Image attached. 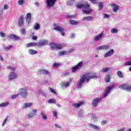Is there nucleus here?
Masks as SVG:
<instances>
[{
    "mask_svg": "<svg viewBox=\"0 0 131 131\" xmlns=\"http://www.w3.org/2000/svg\"><path fill=\"white\" fill-rule=\"evenodd\" d=\"M97 77L98 76L97 73L95 72L87 73L80 77L79 82L77 83V86L79 89H80L84 81H89L91 78H97Z\"/></svg>",
    "mask_w": 131,
    "mask_h": 131,
    "instance_id": "f257e3e1",
    "label": "nucleus"
},
{
    "mask_svg": "<svg viewBox=\"0 0 131 131\" xmlns=\"http://www.w3.org/2000/svg\"><path fill=\"white\" fill-rule=\"evenodd\" d=\"M77 9H82V11L85 14H90L92 12V9L90 8V5L86 2L83 3H77L76 5Z\"/></svg>",
    "mask_w": 131,
    "mask_h": 131,
    "instance_id": "f03ea898",
    "label": "nucleus"
},
{
    "mask_svg": "<svg viewBox=\"0 0 131 131\" xmlns=\"http://www.w3.org/2000/svg\"><path fill=\"white\" fill-rule=\"evenodd\" d=\"M7 69L11 70L8 75L9 80H14V79H16L17 77V74H16V72H15V71H16V68L8 66L7 67Z\"/></svg>",
    "mask_w": 131,
    "mask_h": 131,
    "instance_id": "7ed1b4c3",
    "label": "nucleus"
},
{
    "mask_svg": "<svg viewBox=\"0 0 131 131\" xmlns=\"http://www.w3.org/2000/svg\"><path fill=\"white\" fill-rule=\"evenodd\" d=\"M53 30H55V31H58L59 32H60L62 36H64V35H65V30L63 28L55 24H53Z\"/></svg>",
    "mask_w": 131,
    "mask_h": 131,
    "instance_id": "20e7f679",
    "label": "nucleus"
},
{
    "mask_svg": "<svg viewBox=\"0 0 131 131\" xmlns=\"http://www.w3.org/2000/svg\"><path fill=\"white\" fill-rule=\"evenodd\" d=\"M50 47L52 51H56V50H61L62 46L61 44H58L57 43L52 42L50 44Z\"/></svg>",
    "mask_w": 131,
    "mask_h": 131,
    "instance_id": "39448f33",
    "label": "nucleus"
},
{
    "mask_svg": "<svg viewBox=\"0 0 131 131\" xmlns=\"http://www.w3.org/2000/svg\"><path fill=\"white\" fill-rule=\"evenodd\" d=\"M18 95H20L21 98H26L27 97V89L26 88H20L18 90Z\"/></svg>",
    "mask_w": 131,
    "mask_h": 131,
    "instance_id": "423d86ee",
    "label": "nucleus"
},
{
    "mask_svg": "<svg viewBox=\"0 0 131 131\" xmlns=\"http://www.w3.org/2000/svg\"><path fill=\"white\" fill-rule=\"evenodd\" d=\"M56 1L57 0H46V6L48 9H51V8H53V7L55 6V4H56Z\"/></svg>",
    "mask_w": 131,
    "mask_h": 131,
    "instance_id": "0eeeda50",
    "label": "nucleus"
},
{
    "mask_svg": "<svg viewBox=\"0 0 131 131\" xmlns=\"http://www.w3.org/2000/svg\"><path fill=\"white\" fill-rule=\"evenodd\" d=\"M119 89H121V90H124V91H127V92L131 91V86H128L127 84H122L118 86Z\"/></svg>",
    "mask_w": 131,
    "mask_h": 131,
    "instance_id": "6e6552de",
    "label": "nucleus"
},
{
    "mask_svg": "<svg viewBox=\"0 0 131 131\" xmlns=\"http://www.w3.org/2000/svg\"><path fill=\"white\" fill-rule=\"evenodd\" d=\"M114 88V84H113L112 85L108 86L106 88L104 91V97H107L108 94L111 92V90Z\"/></svg>",
    "mask_w": 131,
    "mask_h": 131,
    "instance_id": "1a4fd4ad",
    "label": "nucleus"
},
{
    "mask_svg": "<svg viewBox=\"0 0 131 131\" xmlns=\"http://www.w3.org/2000/svg\"><path fill=\"white\" fill-rule=\"evenodd\" d=\"M82 64H83V62L80 61L78 63V64L76 67H74V68H73L72 69L73 72H75L76 70H78L79 69H80L82 67Z\"/></svg>",
    "mask_w": 131,
    "mask_h": 131,
    "instance_id": "9d476101",
    "label": "nucleus"
},
{
    "mask_svg": "<svg viewBox=\"0 0 131 131\" xmlns=\"http://www.w3.org/2000/svg\"><path fill=\"white\" fill-rule=\"evenodd\" d=\"M110 6L112 7V10L114 13H117V11L119 10V6L114 4H111Z\"/></svg>",
    "mask_w": 131,
    "mask_h": 131,
    "instance_id": "9b49d317",
    "label": "nucleus"
},
{
    "mask_svg": "<svg viewBox=\"0 0 131 131\" xmlns=\"http://www.w3.org/2000/svg\"><path fill=\"white\" fill-rule=\"evenodd\" d=\"M103 35H104V32H102L100 34L95 36L94 38L95 41H99V40H101V39L103 38Z\"/></svg>",
    "mask_w": 131,
    "mask_h": 131,
    "instance_id": "f8f14e48",
    "label": "nucleus"
},
{
    "mask_svg": "<svg viewBox=\"0 0 131 131\" xmlns=\"http://www.w3.org/2000/svg\"><path fill=\"white\" fill-rule=\"evenodd\" d=\"M26 23L27 25H29L31 21V13H27L26 16Z\"/></svg>",
    "mask_w": 131,
    "mask_h": 131,
    "instance_id": "ddd939ff",
    "label": "nucleus"
},
{
    "mask_svg": "<svg viewBox=\"0 0 131 131\" xmlns=\"http://www.w3.org/2000/svg\"><path fill=\"white\" fill-rule=\"evenodd\" d=\"M38 73L39 74H43L44 75H49V74H50V72L46 70L39 69L38 70Z\"/></svg>",
    "mask_w": 131,
    "mask_h": 131,
    "instance_id": "4468645a",
    "label": "nucleus"
},
{
    "mask_svg": "<svg viewBox=\"0 0 131 131\" xmlns=\"http://www.w3.org/2000/svg\"><path fill=\"white\" fill-rule=\"evenodd\" d=\"M114 53V50L113 49H111L110 51L106 52V53L104 55V58H108L110 57V56H112Z\"/></svg>",
    "mask_w": 131,
    "mask_h": 131,
    "instance_id": "2eb2a0df",
    "label": "nucleus"
},
{
    "mask_svg": "<svg viewBox=\"0 0 131 131\" xmlns=\"http://www.w3.org/2000/svg\"><path fill=\"white\" fill-rule=\"evenodd\" d=\"M36 112H37V110H32V112L28 115V118H32V117H34V116L36 115Z\"/></svg>",
    "mask_w": 131,
    "mask_h": 131,
    "instance_id": "dca6fc26",
    "label": "nucleus"
},
{
    "mask_svg": "<svg viewBox=\"0 0 131 131\" xmlns=\"http://www.w3.org/2000/svg\"><path fill=\"white\" fill-rule=\"evenodd\" d=\"M18 24H19V27H22V26H23V24H24V17H23V16H20L18 21Z\"/></svg>",
    "mask_w": 131,
    "mask_h": 131,
    "instance_id": "f3484780",
    "label": "nucleus"
},
{
    "mask_svg": "<svg viewBox=\"0 0 131 131\" xmlns=\"http://www.w3.org/2000/svg\"><path fill=\"white\" fill-rule=\"evenodd\" d=\"M48 42H49L48 40H43L41 41L40 42L38 43L37 46L38 47H43V46L48 45Z\"/></svg>",
    "mask_w": 131,
    "mask_h": 131,
    "instance_id": "a211bd4d",
    "label": "nucleus"
},
{
    "mask_svg": "<svg viewBox=\"0 0 131 131\" xmlns=\"http://www.w3.org/2000/svg\"><path fill=\"white\" fill-rule=\"evenodd\" d=\"M83 104H84V101H80L77 103H73L72 104V106H73V107H75V108H78L80 107V106H82V105H83Z\"/></svg>",
    "mask_w": 131,
    "mask_h": 131,
    "instance_id": "6ab92c4d",
    "label": "nucleus"
},
{
    "mask_svg": "<svg viewBox=\"0 0 131 131\" xmlns=\"http://www.w3.org/2000/svg\"><path fill=\"white\" fill-rule=\"evenodd\" d=\"M89 127H90V128H93V129H95L96 130H97L98 129H100V127L98 126L95 125L93 124H89Z\"/></svg>",
    "mask_w": 131,
    "mask_h": 131,
    "instance_id": "aec40b11",
    "label": "nucleus"
},
{
    "mask_svg": "<svg viewBox=\"0 0 131 131\" xmlns=\"http://www.w3.org/2000/svg\"><path fill=\"white\" fill-rule=\"evenodd\" d=\"M40 114L43 120H47L48 119V117L46 115V113L45 112L41 111Z\"/></svg>",
    "mask_w": 131,
    "mask_h": 131,
    "instance_id": "412c9836",
    "label": "nucleus"
},
{
    "mask_svg": "<svg viewBox=\"0 0 131 131\" xmlns=\"http://www.w3.org/2000/svg\"><path fill=\"white\" fill-rule=\"evenodd\" d=\"M28 53L29 54H30V55H36V54H37V51L33 50V49H29L28 50Z\"/></svg>",
    "mask_w": 131,
    "mask_h": 131,
    "instance_id": "4be33fe9",
    "label": "nucleus"
},
{
    "mask_svg": "<svg viewBox=\"0 0 131 131\" xmlns=\"http://www.w3.org/2000/svg\"><path fill=\"white\" fill-rule=\"evenodd\" d=\"M99 102H100V99L98 98L94 99L92 102L93 106H94V107H96V106H97Z\"/></svg>",
    "mask_w": 131,
    "mask_h": 131,
    "instance_id": "5701e85b",
    "label": "nucleus"
},
{
    "mask_svg": "<svg viewBox=\"0 0 131 131\" xmlns=\"http://www.w3.org/2000/svg\"><path fill=\"white\" fill-rule=\"evenodd\" d=\"M9 105H10V102H9L2 103L0 104V108H2V107L4 108L5 107H7V106H9Z\"/></svg>",
    "mask_w": 131,
    "mask_h": 131,
    "instance_id": "b1692460",
    "label": "nucleus"
},
{
    "mask_svg": "<svg viewBox=\"0 0 131 131\" xmlns=\"http://www.w3.org/2000/svg\"><path fill=\"white\" fill-rule=\"evenodd\" d=\"M35 46H37V43L34 42H31L27 44L26 47L29 48V47H35Z\"/></svg>",
    "mask_w": 131,
    "mask_h": 131,
    "instance_id": "393cba45",
    "label": "nucleus"
},
{
    "mask_svg": "<svg viewBox=\"0 0 131 131\" xmlns=\"http://www.w3.org/2000/svg\"><path fill=\"white\" fill-rule=\"evenodd\" d=\"M33 103H25L24 105V108H29V107H32Z\"/></svg>",
    "mask_w": 131,
    "mask_h": 131,
    "instance_id": "a878e982",
    "label": "nucleus"
},
{
    "mask_svg": "<svg viewBox=\"0 0 131 131\" xmlns=\"http://www.w3.org/2000/svg\"><path fill=\"white\" fill-rule=\"evenodd\" d=\"M40 28V26L38 24V23H35V24L33 26V28L35 30H38Z\"/></svg>",
    "mask_w": 131,
    "mask_h": 131,
    "instance_id": "bb28decb",
    "label": "nucleus"
},
{
    "mask_svg": "<svg viewBox=\"0 0 131 131\" xmlns=\"http://www.w3.org/2000/svg\"><path fill=\"white\" fill-rule=\"evenodd\" d=\"M92 19H93V16H88L83 17L82 18V20H85V21H90V20H92Z\"/></svg>",
    "mask_w": 131,
    "mask_h": 131,
    "instance_id": "cd10ccee",
    "label": "nucleus"
},
{
    "mask_svg": "<svg viewBox=\"0 0 131 131\" xmlns=\"http://www.w3.org/2000/svg\"><path fill=\"white\" fill-rule=\"evenodd\" d=\"M57 102V100L55 99H50L49 101H48V103L49 104H56V102Z\"/></svg>",
    "mask_w": 131,
    "mask_h": 131,
    "instance_id": "c85d7f7f",
    "label": "nucleus"
},
{
    "mask_svg": "<svg viewBox=\"0 0 131 131\" xmlns=\"http://www.w3.org/2000/svg\"><path fill=\"white\" fill-rule=\"evenodd\" d=\"M17 4L19 6H23L25 4V0H18Z\"/></svg>",
    "mask_w": 131,
    "mask_h": 131,
    "instance_id": "c756f323",
    "label": "nucleus"
},
{
    "mask_svg": "<svg viewBox=\"0 0 131 131\" xmlns=\"http://www.w3.org/2000/svg\"><path fill=\"white\" fill-rule=\"evenodd\" d=\"M109 70H110V69L109 68H105L102 69L101 70V71L103 73H105L106 72H108V71H109Z\"/></svg>",
    "mask_w": 131,
    "mask_h": 131,
    "instance_id": "7c9ffc66",
    "label": "nucleus"
},
{
    "mask_svg": "<svg viewBox=\"0 0 131 131\" xmlns=\"http://www.w3.org/2000/svg\"><path fill=\"white\" fill-rule=\"evenodd\" d=\"M117 74L120 78H122V77H123V74H122V72H121V71H118L117 72Z\"/></svg>",
    "mask_w": 131,
    "mask_h": 131,
    "instance_id": "2f4dec72",
    "label": "nucleus"
},
{
    "mask_svg": "<svg viewBox=\"0 0 131 131\" xmlns=\"http://www.w3.org/2000/svg\"><path fill=\"white\" fill-rule=\"evenodd\" d=\"M103 50H109L110 49V45H102Z\"/></svg>",
    "mask_w": 131,
    "mask_h": 131,
    "instance_id": "473e14b6",
    "label": "nucleus"
},
{
    "mask_svg": "<svg viewBox=\"0 0 131 131\" xmlns=\"http://www.w3.org/2000/svg\"><path fill=\"white\" fill-rule=\"evenodd\" d=\"M12 48H13V46H9L4 47V50H5V51H10V50H11V49H12Z\"/></svg>",
    "mask_w": 131,
    "mask_h": 131,
    "instance_id": "72a5a7b5",
    "label": "nucleus"
},
{
    "mask_svg": "<svg viewBox=\"0 0 131 131\" xmlns=\"http://www.w3.org/2000/svg\"><path fill=\"white\" fill-rule=\"evenodd\" d=\"M60 65H61V63H60L59 62H55L53 65V67H54V68L59 67V66H60Z\"/></svg>",
    "mask_w": 131,
    "mask_h": 131,
    "instance_id": "f704fd0d",
    "label": "nucleus"
},
{
    "mask_svg": "<svg viewBox=\"0 0 131 131\" xmlns=\"http://www.w3.org/2000/svg\"><path fill=\"white\" fill-rule=\"evenodd\" d=\"M70 23L72 24V25H76L78 24V23L74 20H71Z\"/></svg>",
    "mask_w": 131,
    "mask_h": 131,
    "instance_id": "c9c22d12",
    "label": "nucleus"
},
{
    "mask_svg": "<svg viewBox=\"0 0 131 131\" xmlns=\"http://www.w3.org/2000/svg\"><path fill=\"white\" fill-rule=\"evenodd\" d=\"M111 33H117V32H118V30L116 29H112L111 30Z\"/></svg>",
    "mask_w": 131,
    "mask_h": 131,
    "instance_id": "e433bc0d",
    "label": "nucleus"
},
{
    "mask_svg": "<svg viewBox=\"0 0 131 131\" xmlns=\"http://www.w3.org/2000/svg\"><path fill=\"white\" fill-rule=\"evenodd\" d=\"M105 82H109V81H110V75H108L106 76L105 78Z\"/></svg>",
    "mask_w": 131,
    "mask_h": 131,
    "instance_id": "4c0bfd02",
    "label": "nucleus"
},
{
    "mask_svg": "<svg viewBox=\"0 0 131 131\" xmlns=\"http://www.w3.org/2000/svg\"><path fill=\"white\" fill-rule=\"evenodd\" d=\"M78 114L80 117H83V115H84L82 111H80V112H79Z\"/></svg>",
    "mask_w": 131,
    "mask_h": 131,
    "instance_id": "58836bf2",
    "label": "nucleus"
},
{
    "mask_svg": "<svg viewBox=\"0 0 131 131\" xmlns=\"http://www.w3.org/2000/svg\"><path fill=\"white\" fill-rule=\"evenodd\" d=\"M71 83V79H69L68 82H67L66 83V87L67 88L69 86Z\"/></svg>",
    "mask_w": 131,
    "mask_h": 131,
    "instance_id": "ea45409f",
    "label": "nucleus"
},
{
    "mask_svg": "<svg viewBox=\"0 0 131 131\" xmlns=\"http://www.w3.org/2000/svg\"><path fill=\"white\" fill-rule=\"evenodd\" d=\"M7 121H8V117H6L4 120L3 124H2V126H4L6 123H7Z\"/></svg>",
    "mask_w": 131,
    "mask_h": 131,
    "instance_id": "a19ab883",
    "label": "nucleus"
},
{
    "mask_svg": "<svg viewBox=\"0 0 131 131\" xmlns=\"http://www.w3.org/2000/svg\"><path fill=\"white\" fill-rule=\"evenodd\" d=\"M96 50H97V51L104 50L103 45L101 46H99L98 47L96 48Z\"/></svg>",
    "mask_w": 131,
    "mask_h": 131,
    "instance_id": "79ce46f5",
    "label": "nucleus"
},
{
    "mask_svg": "<svg viewBox=\"0 0 131 131\" xmlns=\"http://www.w3.org/2000/svg\"><path fill=\"white\" fill-rule=\"evenodd\" d=\"M125 66H131V61H126L124 63Z\"/></svg>",
    "mask_w": 131,
    "mask_h": 131,
    "instance_id": "37998d69",
    "label": "nucleus"
},
{
    "mask_svg": "<svg viewBox=\"0 0 131 131\" xmlns=\"http://www.w3.org/2000/svg\"><path fill=\"white\" fill-rule=\"evenodd\" d=\"M99 10H102L103 9V3L102 2L99 3Z\"/></svg>",
    "mask_w": 131,
    "mask_h": 131,
    "instance_id": "c03bdc74",
    "label": "nucleus"
},
{
    "mask_svg": "<svg viewBox=\"0 0 131 131\" xmlns=\"http://www.w3.org/2000/svg\"><path fill=\"white\" fill-rule=\"evenodd\" d=\"M50 92H51V93H52V94H54V95H57V93H56L55 90H54V89H53L52 88L50 89Z\"/></svg>",
    "mask_w": 131,
    "mask_h": 131,
    "instance_id": "a18cd8bd",
    "label": "nucleus"
},
{
    "mask_svg": "<svg viewBox=\"0 0 131 131\" xmlns=\"http://www.w3.org/2000/svg\"><path fill=\"white\" fill-rule=\"evenodd\" d=\"M65 88H66V83L62 82L61 83V89L62 90H64V89H65Z\"/></svg>",
    "mask_w": 131,
    "mask_h": 131,
    "instance_id": "49530a36",
    "label": "nucleus"
},
{
    "mask_svg": "<svg viewBox=\"0 0 131 131\" xmlns=\"http://www.w3.org/2000/svg\"><path fill=\"white\" fill-rule=\"evenodd\" d=\"M13 39H14V40H19V39H20V37L14 35Z\"/></svg>",
    "mask_w": 131,
    "mask_h": 131,
    "instance_id": "de8ad7c7",
    "label": "nucleus"
},
{
    "mask_svg": "<svg viewBox=\"0 0 131 131\" xmlns=\"http://www.w3.org/2000/svg\"><path fill=\"white\" fill-rule=\"evenodd\" d=\"M8 37L9 38H11V39H14V37H15V35H12V34L8 35Z\"/></svg>",
    "mask_w": 131,
    "mask_h": 131,
    "instance_id": "09e8293b",
    "label": "nucleus"
},
{
    "mask_svg": "<svg viewBox=\"0 0 131 131\" xmlns=\"http://www.w3.org/2000/svg\"><path fill=\"white\" fill-rule=\"evenodd\" d=\"M18 96H19L18 93L17 94L12 95L11 98H12V99H16L17 98V97H18Z\"/></svg>",
    "mask_w": 131,
    "mask_h": 131,
    "instance_id": "8fccbe9b",
    "label": "nucleus"
},
{
    "mask_svg": "<svg viewBox=\"0 0 131 131\" xmlns=\"http://www.w3.org/2000/svg\"><path fill=\"white\" fill-rule=\"evenodd\" d=\"M0 36L1 37H5L6 36V34L3 32H0Z\"/></svg>",
    "mask_w": 131,
    "mask_h": 131,
    "instance_id": "3c124183",
    "label": "nucleus"
},
{
    "mask_svg": "<svg viewBox=\"0 0 131 131\" xmlns=\"http://www.w3.org/2000/svg\"><path fill=\"white\" fill-rule=\"evenodd\" d=\"M64 55H65V52L61 51L59 53L58 56H64Z\"/></svg>",
    "mask_w": 131,
    "mask_h": 131,
    "instance_id": "603ef678",
    "label": "nucleus"
},
{
    "mask_svg": "<svg viewBox=\"0 0 131 131\" xmlns=\"http://www.w3.org/2000/svg\"><path fill=\"white\" fill-rule=\"evenodd\" d=\"M91 117L93 118L94 120H96V119H97V117H96L94 114H91Z\"/></svg>",
    "mask_w": 131,
    "mask_h": 131,
    "instance_id": "864d4df0",
    "label": "nucleus"
},
{
    "mask_svg": "<svg viewBox=\"0 0 131 131\" xmlns=\"http://www.w3.org/2000/svg\"><path fill=\"white\" fill-rule=\"evenodd\" d=\"M71 52H73V48H71L69 51H67V54H69V53H71Z\"/></svg>",
    "mask_w": 131,
    "mask_h": 131,
    "instance_id": "5fc2aeb1",
    "label": "nucleus"
},
{
    "mask_svg": "<svg viewBox=\"0 0 131 131\" xmlns=\"http://www.w3.org/2000/svg\"><path fill=\"white\" fill-rule=\"evenodd\" d=\"M25 32H26V30L25 29H21V34H25Z\"/></svg>",
    "mask_w": 131,
    "mask_h": 131,
    "instance_id": "6e6d98bb",
    "label": "nucleus"
},
{
    "mask_svg": "<svg viewBox=\"0 0 131 131\" xmlns=\"http://www.w3.org/2000/svg\"><path fill=\"white\" fill-rule=\"evenodd\" d=\"M57 112H56V111H54L53 112V116L54 117H57Z\"/></svg>",
    "mask_w": 131,
    "mask_h": 131,
    "instance_id": "4d7b16f0",
    "label": "nucleus"
},
{
    "mask_svg": "<svg viewBox=\"0 0 131 131\" xmlns=\"http://www.w3.org/2000/svg\"><path fill=\"white\" fill-rule=\"evenodd\" d=\"M92 4H97V0H90Z\"/></svg>",
    "mask_w": 131,
    "mask_h": 131,
    "instance_id": "13d9d810",
    "label": "nucleus"
},
{
    "mask_svg": "<svg viewBox=\"0 0 131 131\" xmlns=\"http://www.w3.org/2000/svg\"><path fill=\"white\" fill-rule=\"evenodd\" d=\"M110 17V15L108 14H104L103 18H109Z\"/></svg>",
    "mask_w": 131,
    "mask_h": 131,
    "instance_id": "bf43d9fd",
    "label": "nucleus"
},
{
    "mask_svg": "<svg viewBox=\"0 0 131 131\" xmlns=\"http://www.w3.org/2000/svg\"><path fill=\"white\" fill-rule=\"evenodd\" d=\"M4 10H8V5H4Z\"/></svg>",
    "mask_w": 131,
    "mask_h": 131,
    "instance_id": "052dcab7",
    "label": "nucleus"
},
{
    "mask_svg": "<svg viewBox=\"0 0 131 131\" xmlns=\"http://www.w3.org/2000/svg\"><path fill=\"white\" fill-rule=\"evenodd\" d=\"M44 84H45V85H47V84H48L49 83V81L45 80L43 82Z\"/></svg>",
    "mask_w": 131,
    "mask_h": 131,
    "instance_id": "680f3d73",
    "label": "nucleus"
},
{
    "mask_svg": "<svg viewBox=\"0 0 131 131\" xmlns=\"http://www.w3.org/2000/svg\"><path fill=\"white\" fill-rule=\"evenodd\" d=\"M101 123H103V124H106V123H107V121L103 120L101 122Z\"/></svg>",
    "mask_w": 131,
    "mask_h": 131,
    "instance_id": "e2e57ef3",
    "label": "nucleus"
},
{
    "mask_svg": "<svg viewBox=\"0 0 131 131\" xmlns=\"http://www.w3.org/2000/svg\"><path fill=\"white\" fill-rule=\"evenodd\" d=\"M35 5L36 6V7H38L39 6V3H38V2H35Z\"/></svg>",
    "mask_w": 131,
    "mask_h": 131,
    "instance_id": "0e129e2a",
    "label": "nucleus"
},
{
    "mask_svg": "<svg viewBox=\"0 0 131 131\" xmlns=\"http://www.w3.org/2000/svg\"><path fill=\"white\" fill-rule=\"evenodd\" d=\"M32 39L34 40H36V39H37V37L36 36H34L32 37Z\"/></svg>",
    "mask_w": 131,
    "mask_h": 131,
    "instance_id": "69168bd1",
    "label": "nucleus"
},
{
    "mask_svg": "<svg viewBox=\"0 0 131 131\" xmlns=\"http://www.w3.org/2000/svg\"><path fill=\"white\" fill-rule=\"evenodd\" d=\"M0 60H1V61L4 60V58H3V56H2V55H0Z\"/></svg>",
    "mask_w": 131,
    "mask_h": 131,
    "instance_id": "338daca9",
    "label": "nucleus"
},
{
    "mask_svg": "<svg viewBox=\"0 0 131 131\" xmlns=\"http://www.w3.org/2000/svg\"><path fill=\"white\" fill-rule=\"evenodd\" d=\"M72 37H74L75 36V34H72V35H71Z\"/></svg>",
    "mask_w": 131,
    "mask_h": 131,
    "instance_id": "774afa93",
    "label": "nucleus"
}]
</instances>
